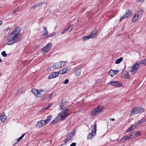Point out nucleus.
Listing matches in <instances>:
<instances>
[{"label": "nucleus", "instance_id": "39448f33", "mask_svg": "<svg viewBox=\"0 0 146 146\" xmlns=\"http://www.w3.org/2000/svg\"><path fill=\"white\" fill-rule=\"evenodd\" d=\"M69 109V108H67L63 110L58 115V116L60 118H62V119H64L69 115V113L67 112Z\"/></svg>", "mask_w": 146, "mask_h": 146}, {"label": "nucleus", "instance_id": "3c124183", "mask_svg": "<svg viewBox=\"0 0 146 146\" xmlns=\"http://www.w3.org/2000/svg\"><path fill=\"white\" fill-rule=\"evenodd\" d=\"M144 0H136V1L137 2L139 3L140 2H143Z\"/></svg>", "mask_w": 146, "mask_h": 146}, {"label": "nucleus", "instance_id": "052dcab7", "mask_svg": "<svg viewBox=\"0 0 146 146\" xmlns=\"http://www.w3.org/2000/svg\"><path fill=\"white\" fill-rule=\"evenodd\" d=\"M133 113H134L132 112V111H131L130 113V115H133Z\"/></svg>", "mask_w": 146, "mask_h": 146}, {"label": "nucleus", "instance_id": "aec40b11", "mask_svg": "<svg viewBox=\"0 0 146 146\" xmlns=\"http://www.w3.org/2000/svg\"><path fill=\"white\" fill-rule=\"evenodd\" d=\"M135 63H137V64L138 67L139 66L140 64H143L145 65H146V58L144 60H141Z\"/></svg>", "mask_w": 146, "mask_h": 146}, {"label": "nucleus", "instance_id": "4d7b16f0", "mask_svg": "<svg viewBox=\"0 0 146 146\" xmlns=\"http://www.w3.org/2000/svg\"><path fill=\"white\" fill-rule=\"evenodd\" d=\"M110 121H114L115 120V119L113 118H110Z\"/></svg>", "mask_w": 146, "mask_h": 146}, {"label": "nucleus", "instance_id": "49530a36", "mask_svg": "<svg viewBox=\"0 0 146 146\" xmlns=\"http://www.w3.org/2000/svg\"><path fill=\"white\" fill-rule=\"evenodd\" d=\"M42 4V3L41 2L39 3L38 4L36 5V7H38L40 6Z\"/></svg>", "mask_w": 146, "mask_h": 146}, {"label": "nucleus", "instance_id": "2eb2a0df", "mask_svg": "<svg viewBox=\"0 0 146 146\" xmlns=\"http://www.w3.org/2000/svg\"><path fill=\"white\" fill-rule=\"evenodd\" d=\"M58 76V73L56 72H52L48 77L49 79L55 78Z\"/></svg>", "mask_w": 146, "mask_h": 146}, {"label": "nucleus", "instance_id": "20e7f679", "mask_svg": "<svg viewBox=\"0 0 146 146\" xmlns=\"http://www.w3.org/2000/svg\"><path fill=\"white\" fill-rule=\"evenodd\" d=\"M76 133V130H73L72 132H70L66 138L64 140V143L63 145H66L67 142L69 141L70 140H72L74 137V136Z\"/></svg>", "mask_w": 146, "mask_h": 146}, {"label": "nucleus", "instance_id": "72a5a7b5", "mask_svg": "<svg viewBox=\"0 0 146 146\" xmlns=\"http://www.w3.org/2000/svg\"><path fill=\"white\" fill-rule=\"evenodd\" d=\"M134 132H132L130 134H129V136H127V138L128 139H130L131 137H132V136L133 137V134H134Z\"/></svg>", "mask_w": 146, "mask_h": 146}, {"label": "nucleus", "instance_id": "680f3d73", "mask_svg": "<svg viewBox=\"0 0 146 146\" xmlns=\"http://www.w3.org/2000/svg\"><path fill=\"white\" fill-rule=\"evenodd\" d=\"M20 141V140H19V138L18 139H17V141H16V142H18L19 141Z\"/></svg>", "mask_w": 146, "mask_h": 146}, {"label": "nucleus", "instance_id": "f704fd0d", "mask_svg": "<svg viewBox=\"0 0 146 146\" xmlns=\"http://www.w3.org/2000/svg\"><path fill=\"white\" fill-rule=\"evenodd\" d=\"M134 132H132L130 134H129V136H127V138L128 139H130L131 137H132V136L133 137V134H134Z\"/></svg>", "mask_w": 146, "mask_h": 146}, {"label": "nucleus", "instance_id": "ea45409f", "mask_svg": "<svg viewBox=\"0 0 146 146\" xmlns=\"http://www.w3.org/2000/svg\"><path fill=\"white\" fill-rule=\"evenodd\" d=\"M57 73H58V74H64V71L63 69H62L60 71H59L58 72H57Z\"/></svg>", "mask_w": 146, "mask_h": 146}, {"label": "nucleus", "instance_id": "cd10ccee", "mask_svg": "<svg viewBox=\"0 0 146 146\" xmlns=\"http://www.w3.org/2000/svg\"><path fill=\"white\" fill-rule=\"evenodd\" d=\"M127 139H128L127 136H124L121 139V140H120L118 141V142H123Z\"/></svg>", "mask_w": 146, "mask_h": 146}, {"label": "nucleus", "instance_id": "6ab92c4d", "mask_svg": "<svg viewBox=\"0 0 146 146\" xmlns=\"http://www.w3.org/2000/svg\"><path fill=\"white\" fill-rule=\"evenodd\" d=\"M60 118L58 116V115L52 121L50 122L51 124H54L56 123L57 122L59 121Z\"/></svg>", "mask_w": 146, "mask_h": 146}, {"label": "nucleus", "instance_id": "774afa93", "mask_svg": "<svg viewBox=\"0 0 146 146\" xmlns=\"http://www.w3.org/2000/svg\"><path fill=\"white\" fill-rule=\"evenodd\" d=\"M17 143H18V142H17L16 141V142L13 145H15V144H16Z\"/></svg>", "mask_w": 146, "mask_h": 146}, {"label": "nucleus", "instance_id": "1a4fd4ad", "mask_svg": "<svg viewBox=\"0 0 146 146\" xmlns=\"http://www.w3.org/2000/svg\"><path fill=\"white\" fill-rule=\"evenodd\" d=\"M46 124L44 120H42L37 122L36 123V126L38 127H40L43 126Z\"/></svg>", "mask_w": 146, "mask_h": 146}, {"label": "nucleus", "instance_id": "0eeeda50", "mask_svg": "<svg viewBox=\"0 0 146 146\" xmlns=\"http://www.w3.org/2000/svg\"><path fill=\"white\" fill-rule=\"evenodd\" d=\"M108 84L111 85L112 86L117 87L121 86L122 85V84L121 82L117 81H111Z\"/></svg>", "mask_w": 146, "mask_h": 146}, {"label": "nucleus", "instance_id": "ddd939ff", "mask_svg": "<svg viewBox=\"0 0 146 146\" xmlns=\"http://www.w3.org/2000/svg\"><path fill=\"white\" fill-rule=\"evenodd\" d=\"M46 92L44 90H41L38 91L37 94V98L42 97L44 96L46 94Z\"/></svg>", "mask_w": 146, "mask_h": 146}, {"label": "nucleus", "instance_id": "bf43d9fd", "mask_svg": "<svg viewBox=\"0 0 146 146\" xmlns=\"http://www.w3.org/2000/svg\"><path fill=\"white\" fill-rule=\"evenodd\" d=\"M122 19H123L121 17L120 18V19H119V22H121Z\"/></svg>", "mask_w": 146, "mask_h": 146}, {"label": "nucleus", "instance_id": "423d86ee", "mask_svg": "<svg viewBox=\"0 0 146 146\" xmlns=\"http://www.w3.org/2000/svg\"><path fill=\"white\" fill-rule=\"evenodd\" d=\"M144 111V109L143 108L137 107L133 108L132 112L134 114H137L143 112Z\"/></svg>", "mask_w": 146, "mask_h": 146}, {"label": "nucleus", "instance_id": "a18cd8bd", "mask_svg": "<svg viewBox=\"0 0 146 146\" xmlns=\"http://www.w3.org/2000/svg\"><path fill=\"white\" fill-rule=\"evenodd\" d=\"M10 29V28L9 27H7L5 28L4 29V31H8Z\"/></svg>", "mask_w": 146, "mask_h": 146}, {"label": "nucleus", "instance_id": "7ed1b4c3", "mask_svg": "<svg viewBox=\"0 0 146 146\" xmlns=\"http://www.w3.org/2000/svg\"><path fill=\"white\" fill-rule=\"evenodd\" d=\"M143 10L140 9L137 11V13L133 16V22H136L142 16L143 14Z\"/></svg>", "mask_w": 146, "mask_h": 146}, {"label": "nucleus", "instance_id": "5701e85b", "mask_svg": "<svg viewBox=\"0 0 146 146\" xmlns=\"http://www.w3.org/2000/svg\"><path fill=\"white\" fill-rule=\"evenodd\" d=\"M136 127L134 125H132L128 129H127L126 132L127 133H129L132 131L133 129Z\"/></svg>", "mask_w": 146, "mask_h": 146}, {"label": "nucleus", "instance_id": "58836bf2", "mask_svg": "<svg viewBox=\"0 0 146 146\" xmlns=\"http://www.w3.org/2000/svg\"><path fill=\"white\" fill-rule=\"evenodd\" d=\"M96 129H93L92 130L91 132L90 133H93L94 134H95V135H96Z\"/></svg>", "mask_w": 146, "mask_h": 146}, {"label": "nucleus", "instance_id": "a211bd4d", "mask_svg": "<svg viewBox=\"0 0 146 146\" xmlns=\"http://www.w3.org/2000/svg\"><path fill=\"white\" fill-rule=\"evenodd\" d=\"M72 27L73 26L72 25H70L64 31L61 33V35H62L64 33H67V31H68L69 33H70L72 30Z\"/></svg>", "mask_w": 146, "mask_h": 146}, {"label": "nucleus", "instance_id": "de8ad7c7", "mask_svg": "<svg viewBox=\"0 0 146 146\" xmlns=\"http://www.w3.org/2000/svg\"><path fill=\"white\" fill-rule=\"evenodd\" d=\"M76 145V143H72L70 145V146H75Z\"/></svg>", "mask_w": 146, "mask_h": 146}, {"label": "nucleus", "instance_id": "473e14b6", "mask_svg": "<svg viewBox=\"0 0 146 146\" xmlns=\"http://www.w3.org/2000/svg\"><path fill=\"white\" fill-rule=\"evenodd\" d=\"M56 35V33H53L51 34H50V35H47V36H46V38H48L49 37H50L51 36H54V35Z\"/></svg>", "mask_w": 146, "mask_h": 146}, {"label": "nucleus", "instance_id": "b1692460", "mask_svg": "<svg viewBox=\"0 0 146 146\" xmlns=\"http://www.w3.org/2000/svg\"><path fill=\"white\" fill-rule=\"evenodd\" d=\"M52 119V116L51 115H48L45 120H44L46 124L49 123Z\"/></svg>", "mask_w": 146, "mask_h": 146}, {"label": "nucleus", "instance_id": "4c0bfd02", "mask_svg": "<svg viewBox=\"0 0 146 146\" xmlns=\"http://www.w3.org/2000/svg\"><path fill=\"white\" fill-rule=\"evenodd\" d=\"M60 107L61 108V109H62L63 107L64 106V104H63V103L62 102H60Z\"/></svg>", "mask_w": 146, "mask_h": 146}, {"label": "nucleus", "instance_id": "393cba45", "mask_svg": "<svg viewBox=\"0 0 146 146\" xmlns=\"http://www.w3.org/2000/svg\"><path fill=\"white\" fill-rule=\"evenodd\" d=\"M95 135V134L90 133L88 135L87 137V139H92L94 138Z\"/></svg>", "mask_w": 146, "mask_h": 146}, {"label": "nucleus", "instance_id": "c756f323", "mask_svg": "<svg viewBox=\"0 0 146 146\" xmlns=\"http://www.w3.org/2000/svg\"><path fill=\"white\" fill-rule=\"evenodd\" d=\"M109 74L111 77H113L114 75H115L113 70H110L109 71Z\"/></svg>", "mask_w": 146, "mask_h": 146}, {"label": "nucleus", "instance_id": "69168bd1", "mask_svg": "<svg viewBox=\"0 0 146 146\" xmlns=\"http://www.w3.org/2000/svg\"><path fill=\"white\" fill-rule=\"evenodd\" d=\"M125 67H126V66L125 65V67H124V69L122 70V72H123L124 71V70L125 68Z\"/></svg>", "mask_w": 146, "mask_h": 146}, {"label": "nucleus", "instance_id": "f8f14e48", "mask_svg": "<svg viewBox=\"0 0 146 146\" xmlns=\"http://www.w3.org/2000/svg\"><path fill=\"white\" fill-rule=\"evenodd\" d=\"M21 31V28L19 27H17L13 30L12 33L18 36H21V34L19 35V33Z\"/></svg>", "mask_w": 146, "mask_h": 146}, {"label": "nucleus", "instance_id": "2f4dec72", "mask_svg": "<svg viewBox=\"0 0 146 146\" xmlns=\"http://www.w3.org/2000/svg\"><path fill=\"white\" fill-rule=\"evenodd\" d=\"M124 78L129 79L130 78V76L129 75V73L128 72H127V74H125L123 76Z\"/></svg>", "mask_w": 146, "mask_h": 146}, {"label": "nucleus", "instance_id": "338daca9", "mask_svg": "<svg viewBox=\"0 0 146 146\" xmlns=\"http://www.w3.org/2000/svg\"><path fill=\"white\" fill-rule=\"evenodd\" d=\"M125 67H126V66L125 65V67H124V69L122 70V72H123L124 71V70L125 68Z\"/></svg>", "mask_w": 146, "mask_h": 146}, {"label": "nucleus", "instance_id": "e2e57ef3", "mask_svg": "<svg viewBox=\"0 0 146 146\" xmlns=\"http://www.w3.org/2000/svg\"><path fill=\"white\" fill-rule=\"evenodd\" d=\"M2 24V21L0 20V26Z\"/></svg>", "mask_w": 146, "mask_h": 146}, {"label": "nucleus", "instance_id": "5fc2aeb1", "mask_svg": "<svg viewBox=\"0 0 146 146\" xmlns=\"http://www.w3.org/2000/svg\"><path fill=\"white\" fill-rule=\"evenodd\" d=\"M36 7H36V5H35L32 7V8H33V9H34Z\"/></svg>", "mask_w": 146, "mask_h": 146}, {"label": "nucleus", "instance_id": "c9c22d12", "mask_svg": "<svg viewBox=\"0 0 146 146\" xmlns=\"http://www.w3.org/2000/svg\"><path fill=\"white\" fill-rule=\"evenodd\" d=\"M64 73L68 72H69L70 70V69L68 68H65L63 69Z\"/></svg>", "mask_w": 146, "mask_h": 146}, {"label": "nucleus", "instance_id": "a878e982", "mask_svg": "<svg viewBox=\"0 0 146 146\" xmlns=\"http://www.w3.org/2000/svg\"><path fill=\"white\" fill-rule=\"evenodd\" d=\"M31 91L33 94H34L36 96V97L37 98V94H38V91L37 90L35 89H32Z\"/></svg>", "mask_w": 146, "mask_h": 146}, {"label": "nucleus", "instance_id": "13d9d810", "mask_svg": "<svg viewBox=\"0 0 146 146\" xmlns=\"http://www.w3.org/2000/svg\"><path fill=\"white\" fill-rule=\"evenodd\" d=\"M142 122H143L141 121V120L138 121V123L139 124L141 123Z\"/></svg>", "mask_w": 146, "mask_h": 146}, {"label": "nucleus", "instance_id": "603ef678", "mask_svg": "<svg viewBox=\"0 0 146 146\" xmlns=\"http://www.w3.org/2000/svg\"><path fill=\"white\" fill-rule=\"evenodd\" d=\"M83 40L84 41H85L86 40H87V39L86 38V37L85 36H84L82 38Z\"/></svg>", "mask_w": 146, "mask_h": 146}, {"label": "nucleus", "instance_id": "79ce46f5", "mask_svg": "<svg viewBox=\"0 0 146 146\" xmlns=\"http://www.w3.org/2000/svg\"><path fill=\"white\" fill-rule=\"evenodd\" d=\"M85 36L86 37V38L87 39V40H88L90 38H92V37L90 35V34H89L87 36Z\"/></svg>", "mask_w": 146, "mask_h": 146}, {"label": "nucleus", "instance_id": "f257e3e1", "mask_svg": "<svg viewBox=\"0 0 146 146\" xmlns=\"http://www.w3.org/2000/svg\"><path fill=\"white\" fill-rule=\"evenodd\" d=\"M21 38V36H18L11 33L8 36L7 38V44L9 45H12L16 43Z\"/></svg>", "mask_w": 146, "mask_h": 146}, {"label": "nucleus", "instance_id": "9d476101", "mask_svg": "<svg viewBox=\"0 0 146 146\" xmlns=\"http://www.w3.org/2000/svg\"><path fill=\"white\" fill-rule=\"evenodd\" d=\"M137 64V63H135L131 68V72L132 74L135 73L137 71L138 66Z\"/></svg>", "mask_w": 146, "mask_h": 146}, {"label": "nucleus", "instance_id": "e433bc0d", "mask_svg": "<svg viewBox=\"0 0 146 146\" xmlns=\"http://www.w3.org/2000/svg\"><path fill=\"white\" fill-rule=\"evenodd\" d=\"M1 55L4 57H6L7 56V54L6 53V52L5 51H3L1 53Z\"/></svg>", "mask_w": 146, "mask_h": 146}, {"label": "nucleus", "instance_id": "c03bdc74", "mask_svg": "<svg viewBox=\"0 0 146 146\" xmlns=\"http://www.w3.org/2000/svg\"><path fill=\"white\" fill-rule=\"evenodd\" d=\"M52 105V104H49V105L45 108V109H46L49 108Z\"/></svg>", "mask_w": 146, "mask_h": 146}, {"label": "nucleus", "instance_id": "6e6d98bb", "mask_svg": "<svg viewBox=\"0 0 146 146\" xmlns=\"http://www.w3.org/2000/svg\"><path fill=\"white\" fill-rule=\"evenodd\" d=\"M25 134H23L20 137H21L22 139H23V137H24V136L25 135Z\"/></svg>", "mask_w": 146, "mask_h": 146}, {"label": "nucleus", "instance_id": "a19ab883", "mask_svg": "<svg viewBox=\"0 0 146 146\" xmlns=\"http://www.w3.org/2000/svg\"><path fill=\"white\" fill-rule=\"evenodd\" d=\"M68 82H69L68 80V79H66L63 81V83L64 84H66L68 83Z\"/></svg>", "mask_w": 146, "mask_h": 146}, {"label": "nucleus", "instance_id": "4be33fe9", "mask_svg": "<svg viewBox=\"0 0 146 146\" xmlns=\"http://www.w3.org/2000/svg\"><path fill=\"white\" fill-rule=\"evenodd\" d=\"M132 11L130 10H126L125 13V14L126 16L127 17H128L130 16L132 14Z\"/></svg>", "mask_w": 146, "mask_h": 146}, {"label": "nucleus", "instance_id": "4468645a", "mask_svg": "<svg viewBox=\"0 0 146 146\" xmlns=\"http://www.w3.org/2000/svg\"><path fill=\"white\" fill-rule=\"evenodd\" d=\"M48 33V31L47 30L46 27H44L43 30V33L41 37L43 38H46V36H47Z\"/></svg>", "mask_w": 146, "mask_h": 146}, {"label": "nucleus", "instance_id": "412c9836", "mask_svg": "<svg viewBox=\"0 0 146 146\" xmlns=\"http://www.w3.org/2000/svg\"><path fill=\"white\" fill-rule=\"evenodd\" d=\"M1 120L2 122H4L5 120L7 119V117L5 115L4 112L0 116Z\"/></svg>", "mask_w": 146, "mask_h": 146}, {"label": "nucleus", "instance_id": "f03ea898", "mask_svg": "<svg viewBox=\"0 0 146 146\" xmlns=\"http://www.w3.org/2000/svg\"><path fill=\"white\" fill-rule=\"evenodd\" d=\"M104 109V107L103 106H98L91 111L90 115L94 116L98 115L101 113L103 110Z\"/></svg>", "mask_w": 146, "mask_h": 146}, {"label": "nucleus", "instance_id": "f3484780", "mask_svg": "<svg viewBox=\"0 0 146 146\" xmlns=\"http://www.w3.org/2000/svg\"><path fill=\"white\" fill-rule=\"evenodd\" d=\"M81 68H78L74 70V72L76 76H79L80 75L81 72Z\"/></svg>", "mask_w": 146, "mask_h": 146}, {"label": "nucleus", "instance_id": "8fccbe9b", "mask_svg": "<svg viewBox=\"0 0 146 146\" xmlns=\"http://www.w3.org/2000/svg\"><path fill=\"white\" fill-rule=\"evenodd\" d=\"M39 44L36 45L35 47V50H36L38 47H39Z\"/></svg>", "mask_w": 146, "mask_h": 146}, {"label": "nucleus", "instance_id": "0e129e2a", "mask_svg": "<svg viewBox=\"0 0 146 146\" xmlns=\"http://www.w3.org/2000/svg\"><path fill=\"white\" fill-rule=\"evenodd\" d=\"M17 11H18L19 10V8H17L16 9Z\"/></svg>", "mask_w": 146, "mask_h": 146}, {"label": "nucleus", "instance_id": "c85d7f7f", "mask_svg": "<svg viewBox=\"0 0 146 146\" xmlns=\"http://www.w3.org/2000/svg\"><path fill=\"white\" fill-rule=\"evenodd\" d=\"M123 58L122 57H121L117 59L115 61V63L116 64H119L122 60H123Z\"/></svg>", "mask_w": 146, "mask_h": 146}, {"label": "nucleus", "instance_id": "864d4df0", "mask_svg": "<svg viewBox=\"0 0 146 146\" xmlns=\"http://www.w3.org/2000/svg\"><path fill=\"white\" fill-rule=\"evenodd\" d=\"M126 17V15H125V14H124L122 16V17H121V18L123 19H125V17Z\"/></svg>", "mask_w": 146, "mask_h": 146}, {"label": "nucleus", "instance_id": "bb28decb", "mask_svg": "<svg viewBox=\"0 0 146 146\" xmlns=\"http://www.w3.org/2000/svg\"><path fill=\"white\" fill-rule=\"evenodd\" d=\"M132 132H134L133 137L139 136L141 135L140 132L139 131H134Z\"/></svg>", "mask_w": 146, "mask_h": 146}, {"label": "nucleus", "instance_id": "37998d69", "mask_svg": "<svg viewBox=\"0 0 146 146\" xmlns=\"http://www.w3.org/2000/svg\"><path fill=\"white\" fill-rule=\"evenodd\" d=\"M114 75L118 73L119 72V71L118 70H113Z\"/></svg>", "mask_w": 146, "mask_h": 146}, {"label": "nucleus", "instance_id": "7c9ffc66", "mask_svg": "<svg viewBox=\"0 0 146 146\" xmlns=\"http://www.w3.org/2000/svg\"><path fill=\"white\" fill-rule=\"evenodd\" d=\"M22 93H23L22 88H20L19 90H18L17 91V92L16 94V95H18Z\"/></svg>", "mask_w": 146, "mask_h": 146}, {"label": "nucleus", "instance_id": "09e8293b", "mask_svg": "<svg viewBox=\"0 0 146 146\" xmlns=\"http://www.w3.org/2000/svg\"><path fill=\"white\" fill-rule=\"evenodd\" d=\"M97 125L96 123H95L94 124V127L93 129H96V127Z\"/></svg>", "mask_w": 146, "mask_h": 146}, {"label": "nucleus", "instance_id": "6e6552de", "mask_svg": "<svg viewBox=\"0 0 146 146\" xmlns=\"http://www.w3.org/2000/svg\"><path fill=\"white\" fill-rule=\"evenodd\" d=\"M52 46V44L50 43H49L47 44L46 46L42 49L44 53H46L48 51Z\"/></svg>", "mask_w": 146, "mask_h": 146}, {"label": "nucleus", "instance_id": "dca6fc26", "mask_svg": "<svg viewBox=\"0 0 146 146\" xmlns=\"http://www.w3.org/2000/svg\"><path fill=\"white\" fill-rule=\"evenodd\" d=\"M65 62H61L60 64H58L57 63H55L54 65L52 66V68H58L61 67L62 66V63Z\"/></svg>", "mask_w": 146, "mask_h": 146}, {"label": "nucleus", "instance_id": "9b49d317", "mask_svg": "<svg viewBox=\"0 0 146 146\" xmlns=\"http://www.w3.org/2000/svg\"><path fill=\"white\" fill-rule=\"evenodd\" d=\"M90 34L92 36V38H94L98 35V31L97 29H94L91 32Z\"/></svg>", "mask_w": 146, "mask_h": 146}]
</instances>
